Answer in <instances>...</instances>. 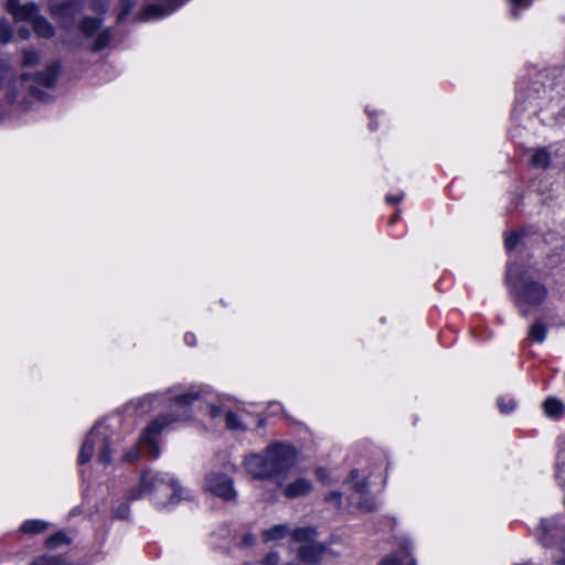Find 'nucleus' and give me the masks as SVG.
<instances>
[{
	"instance_id": "1",
	"label": "nucleus",
	"mask_w": 565,
	"mask_h": 565,
	"mask_svg": "<svg viewBox=\"0 0 565 565\" xmlns=\"http://www.w3.org/2000/svg\"><path fill=\"white\" fill-rule=\"evenodd\" d=\"M505 285L510 298L522 317L541 307L548 298L547 286L535 279L530 270L520 264L508 266Z\"/></svg>"
},
{
	"instance_id": "2",
	"label": "nucleus",
	"mask_w": 565,
	"mask_h": 565,
	"mask_svg": "<svg viewBox=\"0 0 565 565\" xmlns=\"http://www.w3.org/2000/svg\"><path fill=\"white\" fill-rule=\"evenodd\" d=\"M299 450L287 441H274L265 449L256 478L271 481L282 487L291 469L297 465Z\"/></svg>"
},
{
	"instance_id": "3",
	"label": "nucleus",
	"mask_w": 565,
	"mask_h": 565,
	"mask_svg": "<svg viewBox=\"0 0 565 565\" xmlns=\"http://www.w3.org/2000/svg\"><path fill=\"white\" fill-rule=\"evenodd\" d=\"M168 489L171 490L170 502L175 503L180 501V484L167 475L158 473L151 476L145 473L138 487L131 488L126 493V501H135L140 499L145 493L157 490Z\"/></svg>"
},
{
	"instance_id": "4",
	"label": "nucleus",
	"mask_w": 565,
	"mask_h": 565,
	"mask_svg": "<svg viewBox=\"0 0 565 565\" xmlns=\"http://www.w3.org/2000/svg\"><path fill=\"white\" fill-rule=\"evenodd\" d=\"M174 422H177V417L171 415H163L151 422L143 430L140 440L141 449L148 455L157 457L159 455V446L154 437L159 435L164 427Z\"/></svg>"
},
{
	"instance_id": "5",
	"label": "nucleus",
	"mask_w": 565,
	"mask_h": 565,
	"mask_svg": "<svg viewBox=\"0 0 565 565\" xmlns=\"http://www.w3.org/2000/svg\"><path fill=\"white\" fill-rule=\"evenodd\" d=\"M83 0H50V10L63 24L68 28L74 17L79 13Z\"/></svg>"
},
{
	"instance_id": "6",
	"label": "nucleus",
	"mask_w": 565,
	"mask_h": 565,
	"mask_svg": "<svg viewBox=\"0 0 565 565\" xmlns=\"http://www.w3.org/2000/svg\"><path fill=\"white\" fill-rule=\"evenodd\" d=\"M205 489L224 500L234 499L236 495L232 480L221 472H210L205 477Z\"/></svg>"
},
{
	"instance_id": "7",
	"label": "nucleus",
	"mask_w": 565,
	"mask_h": 565,
	"mask_svg": "<svg viewBox=\"0 0 565 565\" xmlns=\"http://www.w3.org/2000/svg\"><path fill=\"white\" fill-rule=\"evenodd\" d=\"M326 552V546L322 543L313 541L309 544H302L297 550V558L301 563L317 565L321 562Z\"/></svg>"
},
{
	"instance_id": "8",
	"label": "nucleus",
	"mask_w": 565,
	"mask_h": 565,
	"mask_svg": "<svg viewBox=\"0 0 565 565\" xmlns=\"http://www.w3.org/2000/svg\"><path fill=\"white\" fill-rule=\"evenodd\" d=\"M8 11L17 20L32 22L38 17L39 7L34 3L21 4L18 0L7 1Z\"/></svg>"
},
{
	"instance_id": "9",
	"label": "nucleus",
	"mask_w": 565,
	"mask_h": 565,
	"mask_svg": "<svg viewBox=\"0 0 565 565\" xmlns=\"http://www.w3.org/2000/svg\"><path fill=\"white\" fill-rule=\"evenodd\" d=\"M281 488L285 498L297 499L309 494L312 491L313 486L310 480L299 477L292 482H285Z\"/></svg>"
},
{
	"instance_id": "10",
	"label": "nucleus",
	"mask_w": 565,
	"mask_h": 565,
	"mask_svg": "<svg viewBox=\"0 0 565 565\" xmlns=\"http://www.w3.org/2000/svg\"><path fill=\"white\" fill-rule=\"evenodd\" d=\"M544 415L552 420H559L565 416V404L555 396H548L542 404Z\"/></svg>"
},
{
	"instance_id": "11",
	"label": "nucleus",
	"mask_w": 565,
	"mask_h": 565,
	"mask_svg": "<svg viewBox=\"0 0 565 565\" xmlns=\"http://www.w3.org/2000/svg\"><path fill=\"white\" fill-rule=\"evenodd\" d=\"M99 438V431L97 427H93L92 430L88 433L86 439L84 440L79 454H78V463L85 465L87 463L94 454V447L97 443V439Z\"/></svg>"
},
{
	"instance_id": "12",
	"label": "nucleus",
	"mask_w": 565,
	"mask_h": 565,
	"mask_svg": "<svg viewBox=\"0 0 565 565\" xmlns=\"http://www.w3.org/2000/svg\"><path fill=\"white\" fill-rule=\"evenodd\" d=\"M529 231L526 227H519L516 230H508L503 233V246L508 254L514 252L521 244L523 238L527 236Z\"/></svg>"
},
{
	"instance_id": "13",
	"label": "nucleus",
	"mask_w": 565,
	"mask_h": 565,
	"mask_svg": "<svg viewBox=\"0 0 565 565\" xmlns=\"http://www.w3.org/2000/svg\"><path fill=\"white\" fill-rule=\"evenodd\" d=\"M60 66L55 63L51 64L45 72L36 73L34 75V83L39 86L51 88L54 86L57 78Z\"/></svg>"
},
{
	"instance_id": "14",
	"label": "nucleus",
	"mask_w": 565,
	"mask_h": 565,
	"mask_svg": "<svg viewBox=\"0 0 565 565\" xmlns=\"http://www.w3.org/2000/svg\"><path fill=\"white\" fill-rule=\"evenodd\" d=\"M318 531L313 526H299L291 531L290 539L295 543L309 544L316 541Z\"/></svg>"
},
{
	"instance_id": "15",
	"label": "nucleus",
	"mask_w": 565,
	"mask_h": 565,
	"mask_svg": "<svg viewBox=\"0 0 565 565\" xmlns=\"http://www.w3.org/2000/svg\"><path fill=\"white\" fill-rule=\"evenodd\" d=\"M530 164L537 169H547L551 164V153L546 148H537L531 156Z\"/></svg>"
},
{
	"instance_id": "16",
	"label": "nucleus",
	"mask_w": 565,
	"mask_h": 565,
	"mask_svg": "<svg viewBox=\"0 0 565 565\" xmlns=\"http://www.w3.org/2000/svg\"><path fill=\"white\" fill-rule=\"evenodd\" d=\"M34 32L45 39H50L54 35V28L52 24L43 17L38 15L31 22Z\"/></svg>"
},
{
	"instance_id": "17",
	"label": "nucleus",
	"mask_w": 565,
	"mask_h": 565,
	"mask_svg": "<svg viewBox=\"0 0 565 565\" xmlns=\"http://www.w3.org/2000/svg\"><path fill=\"white\" fill-rule=\"evenodd\" d=\"M399 554L401 557L394 554L384 557L379 565H404L406 558L409 561L413 557L411 547L407 544L401 546Z\"/></svg>"
},
{
	"instance_id": "18",
	"label": "nucleus",
	"mask_w": 565,
	"mask_h": 565,
	"mask_svg": "<svg viewBox=\"0 0 565 565\" xmlns=\"http://www.w3.org/2000/svg\"><path fill=\"white\" fill-rule=\"evenodd\" d=\"M289 534V527L286 524H276L263 532V540L265 542L278 541Z\"/></svg>"
},
{
	"instance_id": "19",
	"label": "nucleus",
	"mask_w": 565,
	"mask_h": 565,
	"mask_svg": "<svg viewBox=\"0 0 565 565\" xmlns=\"http://www.w3.org/2000/svg\"><path fill=\"white\" fill-rule=\"evenodd\" d=\"M529 339L535 343H543L547 337V327L540 321H535L529 329Z\"/></svg>"
},
{
	"instance_id": "20",
	"label": "nucleus",
	"mask_w": 565,
	"mask_h": 565,
	"mask_svg": "<svg viewBox=\"0 0 565 565\" xmlns=\"http://www.w3.org/2000/svg\"><path fill=\"white\" fill-rule=\"evenodd\" d=\"M510 9V14L513 19H519L521 13L530 9L533 4V0H507Z\"/></svg>"
},
{
	"instance_id": "21",
	"label": "nucleus",
	"mask_w": 565,
	"mask_h": 565,
	"mask_svg": "<svg viewBox=\"0 0 565 565\" xmlns=\"http://www.w3.org/2000/svg\"><path fill=\"white\" fill-rule=\"evenodd\" d=\"M47 526H49V524L44 521L28 520V521L23 522L20 530H21V532H23L25 534L34 535V534L44 532L47 529Z\"/></svg>"
},
{
	"instance_id": "22",
	"label": "nucleus",
	"mask_w": 565,
	"mask_h": 565,
	"mask_svg": "<svg viewBox=\"0 0 565 565\" xmlns=\"http://www.w3.org/2000/svg\"><path fill=\"white\" fill-rule=\"evenodd\" d=\"M364 111L365 114L367 115L369 117V129L371 131H376L380 129V121H379V118L380 117H385V113L383 110H377L375 108H373L372 106L367 105L365 106L364 108Z\"/></svg>"
},
{
	"instance_id": "23",
	"label": "nucleus",
	"mask_w": 565,
	"mask_h": 565,
	"mask_svg": "<svg viewBox=\"0 0 565 565\" xmlns=\"http://www.w3.org/2000/svg\"><path fill=\"white\" fill-rule=\"evenodd\" d=\"M100 28V20L97 18H85L79 23V30L85 36L94 35Z\"/></svg>"
},
{
	"instance_id": "24",
	"label": "nucleus",
	"mask_w": 565,
	"mask_h": 565,
	"mask_svg": "<svg viewBox=\"0 0 565 565\" xmlns=\"http://www.w3.org/2000/svg\"><path fill=\"white\" fill-rule=\"evenodd\" d=\"M201 397V391H190L173 397V402L179 406H188L193 404Z\"/></svg>"
},
{
	"instance_id": "25",
	"label": "nucleus",
	"mask_w": 565,
	"mask_h": 565,
	"mask_svg": "<svg viewBox=\"0 0 565 565\" xmlns=\"http://www.w3.org/2000/svg\"><path fill=\"white\" fill-rule=\"evenodd\" d=\"M497 406L501 414L509 415L516 408V402L512 397L499 396L497 398Z\"/></svg>"
},
{
	"instance_id": "26",
	"label": "nucleus",
	"mask_w": 565,
	"mask_h": 565,
	"mask_svg": "<svg viewBox=\"0 0 565 565\" xmlns=\"http://www.w3.org/2000/svg\"><path fill=\"white\" fill-rule=\"evenodd\" d=\"M70 542H71V540L66 535V533L63 531H60L46 539L45 546L47 548H56L57 546H60L62 544H68Z\"/></svg>"
},
{
	"instance_id": "27",
	"label": "nucleus",
	"mask_w": 565,
	"mask_h": 565,
	"mask_svg": "<svg viewBox=\"0 0 565 565\" xmlns=\"http://www.w3.org/2000/svg\"><path fill=\"white\" fill-rule=\"evenodd\" d=\"M97 441L102 443V449L98 454V460L99 462L107 465L110 462L109 443L107 441L106 437L102 436L100 434Z\"/></svg>"
},
{
	"instance_id": "28",
	"label": "nucleus",
	"mask_w": 565,
	"mask_h": 565,
	"mask_svg": "<svg viewBox=\"0 0 565 565\" xmlns=\"http://www.w3.org/2000/svg\"><path fill=\"white\" fill-rule=\"evenodd\" d=\"M163 15H166L163 9L159 6L152 4L143 9L141 19L161 18Z\"/></svg>"
},
{
	"instance_id": "29",
	"label": "nucleus",
	"mask_w": 565,
	"mask_h": 565,
	"mask_svg": "<svg viewBox=\"0 0 565 565\" xmlns=\"http://www.w3.org/2000/svg\"><path fill=\"white\" fill-rule=\"evenodd\" d=\"M130 508L129 502L119 503L116 508L113 509V515L118 520H127L129 518Z\"/></svg>"
},
{
	"instance_id": "30",
	"label": "nucleus",
	"mask_w": 565,
	"mask_h": 565,
	"mask_svg": "<svg viewBox=\"0 0 565 565\" xmlns=\"http://www.w3.org/2000/svg\"><path fill=\"white\" fill-rule=\"evenodd\" d=\"M224 423L227 429H243V425L239 422L238 417L230 409L224 417Z\"/></svg>"
},
{
	"instance_id": "31",
	"label": "nucleus",
	"mask_w": 565,
	"mask_h": 565,
	"mask_svg": "<svg viewBox=\"0 0 565 565\" xmlns=\"http://www.w3.org/2000/svg\"><path fill=\"white\" fill-rule=\"evenodd\" d=\"M313 473H315L316 479L321 484L328 486V484L331 483L330 472H329V470L327 468H324V467H317L315 469Z\"/></svg>"
},
{
	"instance_id": "32",
	"label": "nucleus",
	"mask_w": 565,
	"mask_h": 565,
	"mask_svg": "<svg viewBox=\"0 0 565 565\" xmlns=\"http://www.w3.org/2000/svg\"><path fill=\"white\" fill-rule=\"evenodd\" d=\"M110 38L111 36L109 31L100 32L95 40L94 51H100L106 47L110 41Z\"/></svg>"
},
{
	"instance_id": "33",
	"label": "nucleus",
	"mask_w": 565,
	"mask_h": 565,
	"mask_svg": "<svg viewBox=\"0 0 565 565\" xmlns=\"http://www.w3.org/2000/svg\"><path fill=\"white\" fill-rule=\"evenodd\" d=\"M228 409L224 407L223 405H210L209 406V415L213 419H223L225 415L227 414Z\"/></svg>"
},
{
	"instance_id": "34",
	"label": "nucleus",
	"mask_w": 565,
	"mask_h": 565,
	"mask_svg": "<svg viewBox=\"0 0 565 565\" xmlns=\"http://www.w3.org/2000/svg\"><path fill=\"white\" fill-rule=\"evenodd\" d=\"M120 12L117 17L118 22H122L126 17H128L134 8V2L131 0H121L120 2Z\"/></svg>"
},
{
	"instance_id": "35",
	"label": "nucleus",
	"mask_w": 565,
	"mask_h": 565,
	"mask_svg": "<svg viewBox=\"0 0 565 565\" xmlns=\"http://www.w3.org/2000/svg\"><path fill=\"white\" fill-rule=\"evenodd\" d=\"M31 565H62V559L57 556L44 555L36 558Z\"/></svg>"
},
{
	"instance_id": "36",
	"label": "nucleus",
	"mask_w": 565,
	"mask_h": 565,
	"mask_svg": "<svg viewBox=\"0 0 565 565\" xmlns=\"http://www.w3.org/2000/svg\"><path fill=\"white\" fill-rule=\"evenodd\" d=\"M323 501L327 503H334L337 508H341L342 505V492L334 490L327 493L323 498Z\"/></svg>"
},
{
	"instance_id": "37",
	"label": "nucleus",
	"mask_w": 565,
	"mask_h": 565,
	"mask_svg": "<svg viewBox=\"0 0 565 565\" xmlns=\"http://www.w3.org/2000/svg\"><path fill=\"white\" fill-rule=\"evenodd\" d=\"M359 509L366 512H374L377 510V504L373 498H364L359 504Z\"/></svg>"
},
{
	"instance_id": "38",
	"label": "nucleus",
	"mask_w": 565,
	"mask_h": 565,
	"mask_svg": "<svg viewBox=\"0 0 565 565\" xmlns=\"http://www.w3.org/2000/svg\"><path fill=\"white\" fill-rule=\"evenodd\" d=\"M351 489L358 494H365L369 491V481L366 478L351 483Z\"/></svg>"
},
{
	"instance_id": "39",
	"label": "nucleus",
	"mask_w": 565,
	"mask_h": 565,
	"mask_svg": "<svg viewBox=\"0 0 565 565\" xmlns=\"http://www.w3.org/2000/svg\"><path fill=\"white\" fill-rule=\"evenodd\" d=\"M39 62V54L35 51H24L22 64L24 66H33Z\"/></svg>"
},
{
	"instance_id": "40",
	"label": "nucleus",
	"mask_w": 565,
	"mask_h": 565,
	"mask_svg": "<svg viewBox=\"0 0 565 565\" xmlns=\"http://www.w3.org/2000/svg\"><path fill=\"white\" fill-rule=\"evenodd\" d=\"M11 39V26L8 21H0V41L3 43L9 42Z\"/></svg>"
},
{
	"instance_id": "41",
	"label": "nucleus",
	"mask_w": 565,
	"mask_h": 565,
	"mask_svg": "<svg viewBox=\"0 0 565 565\" xmlns=\"http://www.w3.org/2000/svg\"><path fill=\"white\" fill-rule=\"evenodd\" d=\"M29 92L32 97H34L35 99H38L40 102L49 100V95L35 85H31L29 87Z\"/></svg>"
},
{
	"instance_id": "42",
	"label": "nucleus",
	"mask_w": 565,
	"mask_h": 565,
	"mask_svg": "<svg viewBox=\"0 0 565 565\" xmlns=\"http://www.w3.org/2000/svg\"><path fill=\"white\" fill-rule=\"evenodd\" d=\"M404 193L399 192L396 194H386L385 195V202L390 205H396L399 204L404 200Z\"/></svg>"
},
{
	"instance_id": "43",
	"label": "nucleus",
	"mask_w": 565,
	"mask_h": 565,
	"mask_svg": "<svg viewBox=\"0 0 565 565\" xmlns=\"http://www.w3.org/2000/svg\"><path fill=\"white\" fill-rule=\"evenodd\" d=\"M360 470L356 468H353L350 470L349 475L347 476L344 483H353L354 481H359Z\"/></svg>"
},
{
	"instance_id": "44",
	"label": "nucleus",
	"mask_w": 565,
	"mask_h": 565,
	"mask_svg": "<svg viewBox=\"0 0 565 565\" xmlns=\"http://www.w3.org/2000/svg\"><path fill=\"white\" fill-rule=\"evenodd\" d=\"M139 457V450H135V451H130V452H127L125 456H124V460L128 461V462H132L135 461L136 459H138Z\"/></svg>"
},
{
	"instance_id": "45",
	"label": "nucleus",
	"mask_w": 565,
	"mask_h": 565,
	"mask_svg": "<svg viewBox=\"0 0 565 565\" xmlns=\"http://www.w3.org/2000/svg\"><path fill=\"white\" fill-rule=\"evenodd\" d=\"M399 220H401V210H399V209H397V210L392 214V216L390 217L388 225H390V226H393V225H394V224H396Z\"/></svg>"
},
{
	"instance_id": "46",
	"label": "nucleus",
	"mask_w": 565,
	"mask_h": 565,
	"mask_svg": "<svg viewBox=\"0 0 565 565\" xmlns=\"http://www.w3.org/2000/svg\"><path fill=\"white\" fill-rule=\"evenodd\" d=\"M256 427L257 428H265L267 425V418L263 415L257 414L256 415Z\"/></svg>"
},
{
	"instance_id": "47",
	"label": "nucleus",
	"mask_w": 565,
	"mask_h": 565,
	"mask_svg": "<svg viewBox=\"0 0 565 565\" xmlns=\"http://www.w3.org/2000/svg\"><path fill=\"white\" fill-rule=\"evenodd\" d=\"M6 100L8 104H13L15 102V93L14 92H8L6 94Z\"/></svg>"
},
{
	"instance_id": "48",
	"label": "nucleus",
	"mask_w": 565,
	"mask_h": 565,
	"mask_svg": "<svg viewBox=\"0 0 565 565\" xmlns=\"http://www.w3.org/2000/svg\"><path fill=\"white\" fill-rule=\"evenodd\" d=\"M18 33H19V36L24 40V39H28L30 31L28 29L20 28L18 30Z\"/></svg>"
},
{
	"instance_id": "49",
	"label": "nucleus",
	"mask_w": 565,
	"mask_h": 565,
	"mask_svg": "<svg viewBox=\"0 0 565 565\" xmlns=\"http://www.w3.org/2000/svg\"><path fill=\"white\" fill-rule=\"evenodd\" d=\"M520 107H521V106H519L518 104H516V105H514V107H513V109H512V116H514V115L519 111V108H520Z\"/></svg>"
},
{
	"instance_id": "50",
	"label": "nucleus",
	"mask_w": 565,
	"mask_h": 565,
	"mask_svg": "<svg viewBox=\"0 0 565 565\" xmlns=\"http://www.w3.org/2000/svg\"><path fill=\"white\" fill-rule=\"evenodd\" d=\"M407 565H417V562L414 557H412L409 561H407Z\"/></svg>"
},
{
	"instance_id": "51",
	"label": "nucleus",
	"mask_w": 565,
	"mask_h": 565,
	"mask_svg": "<svg viewBox=\"0 0 565 565\" xmlns=\"http://www.w3.org/2000/svg\"><path fill=\"white\" fill-rule=\"evenodd\" d=\"M193 338H194V337H193L192 334H190V335H189V334H186V335H185V341H186L188 343H191V341H192V339H193Z\"/></svg>"
},
{
	"instance_id": "52",
	"label": "nucleus",
	"mask_w": 565,
	"mask_h": 565,
	"mask_svg": "<svg viewBox=\"0 0 565 565\" xmlns=\"http://www.w3.org/2000/svg\"><path fill=\"white\" fill-rule=\"evenodd\" d=\"M512 565H533L531 562L513 563Z\"/></svg>"
},
{
	"instance_id": "53",
	"label": "nucleus",
	"mask_w": 565,
	"mask_h": 565,
	"mask_svg": "<svg viewBox=\"0 0 565 565\" xmlns=\"http://www.w3.org/2000/svg\"><path fill=\"white\" fill-rule=\"evenodd\" d=\"M29 78H30V75H29V74H23V75L21 76V79H22V81H24V82H25V81H28Z\"/></svg>"
},
{
	"instance_id": "54",
	"label": "nucleus",
	"mask_w": 565,
	"mask_h": 565,
	"mask_svg": "<svg viewBox=\"0 0 565 565\" xmlns=\"http://www.w3.org/2000/svg\"><path fill=\"white\" fill-rule=\"evenodd\" d=\"M255 539L252 536V534L249 533V539H248V542H249V546L254 543Z\"/></svg>"
},
{
	"instance_id": "55",
	"label": "nucleus",
	"mask_w": 565,
	"mask_h": 565,
	"mask_svg": "<svg viewBox=\"0 0 565 565\" xmlns=\"http://www.w3.org/2000/svg\"><path fill=\"white\" fill-rule=\"evenodd\" d=\"M247 543V534L243 535L242 537V544H246Z\"/></svg>"
}]
</instances>
